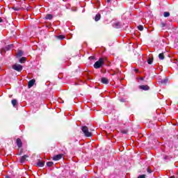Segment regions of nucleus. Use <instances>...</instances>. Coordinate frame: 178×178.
I'll list each match as a JSON object with an SVG mask.
<instances>
[{"label":"nucleus","instance_id":"nucleus-16","mask_svg":"<svg viewBox=\"0 0 178 178\" xmlns=\"http://www.w3.org/2000/svg\"><path fill=\"white\" fill-rule=\"evenodd\" d=\"M168 81H169V79H168V78H165V79L161 81V84H168Z\"/></svg>","mask_w":178,"mask_h":178},{"label":"nucleus","instance_id":"nucleus-25","mask_svg":"<svg viewBox=\"0 0 178 178\" xmlns=\"http://www.w3.org/2000/svg\"><path fill=\"white\" fill-rule=\"evenodd\" d=\"M147 172L148 173H152V170H151V169H149V168H147Z\"/></svg>","mask_w":178,"mask_h":178},{"label":"nucleus","instance_id":"nucleus-20","mask_svg":"<svg viewBox=\"0 0 178 178\" xmlns=\"http://www.w3.org/2000/svg\"><path fill=\"white\" fill-rule=\"evenodd\" d=\"M152 62H154V60L152 58H148L147 63L149 65H152Z\"/></svg>","mask_w":178,"mask_h":178},{"label":"nucleus","instance_id":"nucleus-23","mask_svg":"<svg viewBox=\"0 0 178 178\" xmlns=\"http://www.w3.org/2000/svg\"><path fill=\"white\" fill-rule=\"evenodd\" d=\"M138 30H140V31H143L144 30V27L141 25L138 26Z\"/></svg>","mask_w":178,"mask_h":178},{"label":"nucleus","instance_id":"nucleus-11","mask_svg":"<svg viewBox=\"0 0 178 178\" xmlns=\"http://www.w3.org/2000/svg\"><path fill=\"white\" fill-rule=\"evenodd\" d=\"M54 17V16H52V15L51 14H47L46 16H45V19L46 20H52V18Z\"/></svg>","mask_w":178,"mask_h":178},{"label":"nucleus","instance_id":"nucleus-10","mask_svg":"<svg viewBox=\"0 0 178 178\" xmlns=\"http://www.w3.org/2000/svg\"><path fill=\"white\" fill-rule=\"evenodd\" d=\"M17 145L19 148H22V140H20V138L17 139Z\"/></svg>","mask_w":178,"mask_h":178},{"label":"nucleus","instance_id":"nucleus-5","mask_svg":"<svg viewBox=\"0 0 178 178\" xmlns=\"http://www.w3.org/2000/svg\"><path fill=\"white\" fill-rule=\"evenodd\" d=\"M139 88L144 91H147V90H149V86H148V85H142L139 86Z\"/></svg>","mask_w":178,"mask_h":178},{"label":"nucleus","instance_id":"nucleus-13","mask_svg":"<svg viewBox=\"0 0 178 178\" xmlns=\"http://www.w3.org/2000/svg\"><path fill=\"white\" fill-rule=\"evenodd\" d=\"M100 19H101V14H97L95 17V22H98V20H99Z\"/></svg>","mask_w":178,"mask_h":178},{"label":"nucleus","instance_id":"nucleus-21","mask_svg":"<svg viewBox=\"0 0 178 178\" xmlns=\"http://www.w3.org/2000/svg\"><path fill=\"white\" fill-rule=\"evenodd\" d=\"M11 102H12L13 106H15L16 104H17V99H13Z\"/></svg>","mask_w":178,"mask_h":178},{"label":"nucleus","instance_id":"nucleus-14","mask_svg":"<svg viewBox=\"0 0 178 178\" xmlns=\"http://www.w3.org/2000/svg\"><path fill=\"white\" fill-rule=\"evenodd\" d=\"M159 58L161 59V60H163L165 59V56H163V53H161L159 54Z\"/></svg>","mask_w":178,"mask_h":178},{"label":"nucleus","instance_id":"nucleus-12","mask_svg":"<svg viewBox=\"0 0 178 178\" xmlns=\"http://www.w3.org/2000/svg\"><path fill=\"white\" fill-rule=\"evenodd\" d=\"M21 56H23V51L19 50L17 53V58H21Z\"/></svg>","mask_w":178,"mask_h":178},{"label":"nucleus","instance_id":"nucleus-17","mask_svg":"<svg viewBox=\"0 0 178 178\" xmlns=\"http://www.w3.org/2000/svg\"><path fill=\"white\" fill-rule=\"evenodd\" d=\"M163 16L164 17H169L170 16V13L169 12H164Z\"/></svg>","mask_w":178,"mask_h":178},{"label":"nucleus","instance_id":"nucleus-3","mask_svg":"<svg viewBox=\"0 0 178 178\" xmlns=\"http://www.w3.org/2000/svg\"><path fill=\"white\" fill-rule=\"evenodd\" d=\"M12 67L14 70H16V72H22L23 70V66L20 64H14Z\"/></svg>","mask_w":178,"mask_h":178},{"label":"nucleus","instance_id":"nucleus-18","mask_svg":"<svg viewBox=\"0 0 178 178\" xmlns=\"http://www.w3.org/2000/svg\"><path fill=\"white\" fill-rule=\"evenodd\" d=\"M116 29H119L120 27V22H116L113 25Z\"/></svg>","mask_w":178,"mask_h":178},{"label":"nucleus","instance_id":"nucleus-29","mask_svg":"<svg viewBox=\"0 0 178 178\" xmlns=\"http://www.w3.org/2000/svg\"><path fill=\"white\" fill-rule=\"evenodd\" d=\"M164 159H168V156H165L164 157Z\"/></svg>","mask_w":178,"mask_h":178},{"label":"nucleus","instance_id":"nucleus-22","mask_svg":"<svg viewBox=\"0 0 178 178\" xmlns=\"http://www.w3.org/2000/svg\"><path fill=\"white\" fill-rule=\"evenodd\" d=\"M54 165V162L52 161H49L47 163V165L49 166V167H51Z\"/></svg>","mask_w":178,"mask_h":178},{"label":"nucleus","instance_id":"nucleus-6","mask_svg":"<svg viewBox=\"0 0 178 178\" xmlns=\"http://www.w3.org/2000/svg\"><path fill=\"white\" fill-rule=\"evenodd\" d=\"M35 83V79H31L28 82V87L29 88H31L33 86H34V83Z\"/></svg>","mask_w":178,"mask_h":178},{"label":"nucleus","instance_id":"nucleus-27","mask_svg":"<svg viewBox=\"0 0 178 178\" xmlns=\"http://www.w3.org/2000/svg\"><path fill=\"white\" fill-rule=\"evenodd\" d=\"M139 80H142V81L144 80V77H140Z\"/></svg>","mask_w":178,"mask_h":178},{"label":"nucleus","instance_id":"nucleus-26","mask_svg":"<svg viewBox=\"0 0 178 178\" xmlns=\"http://www.w3.org/2000/svg\"><path fill=\"white\" fill-rule=\"evenodd\" d=\"M165 26H166L165 23H161V27H165Z\"/></svg>","mask_w":178,"mask_h":178},{"label":"nucleus","instance_id":"nucleus-9","mask_svg":"<svg viewBox=\"0 0 178 178\" xmlns=\"http://www.w3.org/2000/svg\"><path fill=\"white\" fill-rule=\"evenodd\" d=\"M102 83H103V84H108L109 80H108L107 78L103 77L102 78Z\"/></svg>","mask_w":178,"mask_h":178},{"label":"nucleus","instance_id":"nucleus-8","mask_svg":"<svg viewBox=\"0 0 178 178\" xmlns=\"http://www.w3.org/2000/svg\"><path fill=\"white\" fill-rule=\"evenodd\" d=\"M26 158H29V156L24 155V156H22L21 159H20L21 163H24V162L26 161Z\"/></svg>","mask_w":178,"mask_h":178},{"label":"nucleus","instance_id":"nucleus-30","mask_svg":"<svg viewBox=\"0 0 178 178\" xmlns=\"http://www.w3.org/2000/svg\"><path fill=\"white\" fill-rule=\"evenodd\" d=\"M111 1H112V0H107V2H111Z\"/></svg>","mask_w":178,"mask_h":178},{"label":"nucleus","instance_id":"nucleus-1","mask_svg":"<svg viewBox=\"0 0 178 178\" xmlns=\"http://www.w3.org/2000/svg\"><path fill=\"white\" fill-rule=\"evenodd\" d=\"M81 130L86 137H92V133L88 129V127L84 126L81 127Z\"/></svg>","mask_w":178,"mask_h":178},{"label":"nucleus","instance_id":"nucleus-28","mask_svg":"<svg viewBox=\"0 0 178 178\" xmlns=\"http://www.w3.org/2000/svg\"><path fill=\"white\" fill-rule=\"evenodd\" d=\"M3 20H2V18L0 17V23H2Z\"/></svg>","mask_w":178,"mask_h":178},{"label":"nucleus","instance_id":"nucleus-19","mask_svg":"<svg viewBox=\"0 0 178 178\" xmlns=\"http://www.w3.org/2000/svg\"><path fill=\"white\" fill-rule=\"evenodd\" d=\"M56 37H57V38H58V40H64V38H65V35H60Z\"/></svg>","mask_w":178,"mask_h":178},{"label":"nucleus","instance_id":"nucleus-2","mask_svg":"<svg viewBox=\"0 0 178 178\" xmlns=\"http://www.w3.org/2000/svg\"><path fill=\"white\" fill-rule=\"evenodd\" d=\"M104 58H101L94 64L95 69H99L104 65Z\"/></svg>","mask_w":178,"mask_h":178},{"label":"nucleus","instance_id":"nucleus-24","mask_svg":"<svg viewBox=\"0 0 178 178\" xmlns=\"http://www.w3.org/2000/svg\"><path fill=\"white\" fill-rule=\"evenodd\" d=\"M12 47H13V44L8 45L7 47V49H10V48H12Z\"/></svg>","mask_w":178,"mask_h":178},{"label":"nucleus","instance_id":"nucleus-31","mask_svg":"<svg viewBox=\"0 0 178 178\" xmlns=\"http://www.w3.org/2000/svg\"><path fill=\"white\" fill-rule=\"evenodd\" d=\"M6 178H10L9 176H6Z\"/></svg>","mask_w":178,"mask_h":178},{"label":"nucleus","instance_id":"nucleus-15","mask_svg":"<svg viewBox=\"0 0 178 178\" xmlns=\"http://www.w3.org/2000/svg\"><path fill=\"white\" fill-rule=\"evenodd\" d=\"M19 61V63H24V62H26V57H22Z\"/></svg>","mask_w":178,"mask_h":178},{"label":"nucleus","instance_id":"nucleus-4","mask_svg":"<svg viewBox=\"0 0 178 178\" xmlns=\"http://www.w3.org/2000/svg\"><path fill=\"white\" fill-rule=\"evenodd\" d=\"M63 158V154H57L53 157V161H59Z\"/></svg>","mask_w":178,"mask_h":178},{"label":"nucleus","instance_id":"nucleus-7","mask_svg":"<svg viewBox=\"0 0 178 178\" xmlns=\"http://www.w3.org/2000/svg\"><path fill=\"white\" fill-rule=\"evenodd\" d=\"M44 164H45V162L41 161L39 160L38 162L37 163V166H38L39 168H42L44 167Z\"/></svg>","mask_w":178,"mask_h":178}]
</instances>
